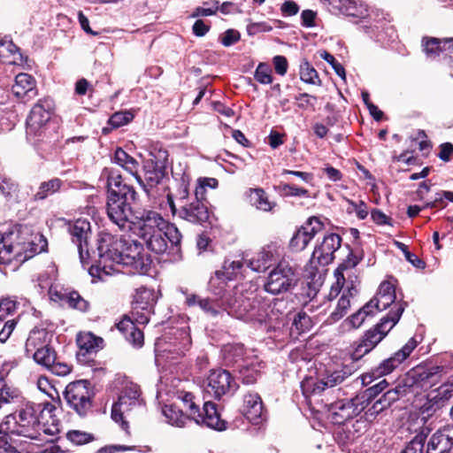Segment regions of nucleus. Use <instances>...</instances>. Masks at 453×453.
<instances>
[{"label": "nucleus", "instance_id": "obj_1", "mask_svg": "<svg viewBox=\"0 0 453 453\" xmlns=\"http://www.w3.org/2000/svg\"><path fill=\"white\" fill-rule=\"evenodd\" d=\"M98 259L88 273L92 278L105 280L114 273L145 274L152 263L150 256L144 252L136 241L129 242L124 235L118 236L101 232L97 239Z\"/></svg>", "mask_w": 453, "mask_h": 453}, {"label": "nucleus", "instance_id": "obj_2", "mask_svg": "<svg viewBox=\"0 0 453 453\" xmlns=\"http://www.w3.org/2000/svg\"><path fill=\"white\" fill-rule=\"evenodd\" d=\"M55 410V407L47 403L43 406L32 402L25 401L18 407L16 411L6 415L0 424V431L8 438L12 445L21 444L23 441H19L15 437H23L26 439L42 441V433L49 435H56L59 432L58 424L55 418H52L51 425L46 426L40 420L44 419V412L50 413Z\"/></svg>", "mask_w": 453, "mask_h": 453}, {"label": "nucleus", "instance_id": "obj_3", "mask_svg": "<svg viewBox=\"0 0 453 453\" xmlns=\"http://www.w3.org/2000/svg\"><path fill=\"white\" fill-rule=\"evenodd\" d=\"M102 175L107 180L106 214L108 219L120 231L127 233L132 229V203L136 199L134 188L125 183L122 176L112 168H104Z\"/></svg>", "mask_w": 453, "mask_h": 453}, {"label": "nucleus", "instance_id": "obj_4", "mask_svg": "<svg viewBox=\"0 0 453 453\" xmlns=\"http://www.w3.org/2000/svg\"><path fill=\"white\" fill-rule=\"evenodd\" d=\"M328 4L334 12L361 19L360 28L374 41L386 44L397 36L390 20L382 12L372 11L370 13L365 5L354 0H328Z\"/></svg>", "mask_w": 453, "mask_h": 453}, {"label": "nucleus", "instance_id": "obj_5", "mask_svg": "<svg viewBox=\"0 0 453 453\" xmlns=\"http://www.w3.org/2000/svg\"><path fill=\"white\" fill-rule=\"evenodd\" d=\"M137 235L143 241L147 249L156 254H163L168 249L179 250L181 234L173 225L167 222L160 213L146 211L140 218Z\"/></svg>", "mask_w": 453, "mask_h": 453}, {"label": "nucleus", "instance_id": "obj_6", "mask_svg": "<svg viewBox=\"0 0 453 453\" xmlns=\"http://www.w3.org/2000/svg\"><path fill=\"white\" fill-rule=\"evenodd\" d=\"M233 296H229L226 301L215 298H202L198 307L211 318L223 316L225 312L235 319L250 321L261 319L263 312L256 303L250 299H242L241 289L237 288Z\"/></svg>", "mask_w": 453, "mask_h": 453}, {"label": "nucleus", "instance_id": "obj_7", "mask_svg": "<svg viewBox=\"0 0 453 453\" xmlns=\"http://www.w3.org/2000/svg\"><path fill=\"white\" fill-rule=\"evenodd\" d=\"M53 110L50 98L40 99L31 109L27 119V139L35 147L41 143H51L55 134L49 131Z\"/></svg>", "mask_w": 453, "mask_h": 453}, {"label": "nucleus", "instance_id": "obj_8", "mask_svg": "<svg viewBox=\"0 0 453 453\" xmlns=\"http://www.w3.org/2000/svg\"><path fill=\"white\" fill-rule=\"evenodd\" d=\"M142 173L134 175L136 181L150 195L151 188L157 187L166 175L168 152L159 143H150L148 146V157H142Z\"/></svg>", "mask_w": 453, "mask_h": 453}, {"label": "nucleus", "instance_id": "obj_9", "mask_svg": "<svg viewBox=\"0 0 453 453\" xmlns=\"http://www.w3.org/2000/svg\"><path fill=\"white\" fill-rule=\"evenodd\" d=\"M95 393L87 380L70 382L64 391L67 406L80 417H85L92 410Z\"/></svg>", "mask_w": 453, "mask_h": 453}, {"label": "nucleus", "instance_id": "obj_10", "mask_svg": "<svg viewBox=\"0 0 453 453\" xmlns=\"http://www.w3.org/2000/svg\"><path fill=\"white\" fill-rule=\"evenodd\" d=\"M360 399L356 395L350 399H341L329 404L326 403L327 418L335 425L346 426L348 433L351 434L349 424L365 409Z\"/></svg>", "mask_w": 453, "mask_h": 453}, {"label": "nucleus", "instance_id": "obj_11", "mask_svg": "<svg viewBox=\"0 0 453 453\" xmlns=\"http://www.w3.org/2000/svg\"><path fill=\"white\" fill-rule=\"evenodd\" d=\"M296 282L295 269L287 260H280L269 273L264 288L272 295H279L291 290Z\"/></svg>", "mask_w": 453, "mask_h": 453}, {"label": "nucleus", "instance_id": "obj_12", "mask_svg": "<svg viewBox=\"0 0 453 453\" xmlns=\"http://www.w3.org/2000/svg\"><path fill=\"white\" fill-rule=\"evenodd\" d=\"M142 403L141 398L140 388L137 384L127 381L125 383L119 400L112 405L111 418L115 422H120L123 430L127 431L128 428L127 422L125 421V414L130 411L134 407L139 406Z\"/></svg>", "mask_w": 453, "mask_h": 453}, {"label": "nucleus", "instance_id": "obj_13", "mask_svg": "<svg viewBox=\"0 0 453 453\" xmlns=\"http://www.w3.org/2000/svg\"><path fill=\"white\" fill-rule=\"evenodd\" d=\"M418 345L415 338H411L400 349L395 352L390 357L383 360L375 369L366 372L361 376L363 385L370 384L373 380L391 373L404 360H406Z\"/></svg>", "mask_w": 453, "mask_h": 453}, {"label": "nucleus", "instance_id": "obj_14", "mask_svg": "<svg viewBox=\"0 0 453 453\" xmlns=\"http://www.w3.org/2000/svg\"><path fill=\"white\" fill-rule=\"evenodd\" d=\"M192 341L189 334V328L183 326L176 328L166 334L163 338L157 340L155 344L156 357L160 353L174 354L177 356L183 355L191 346Z\"/></svg>", "mask_w": 453, "mask_h": 453}, {"label": "nucleus", "instance_id": "obj_15", "mask_svg": "<svg viewBox=\"0 0 453 453\" xmlns=\"http://www.w3.org/2000/svg\"><path fill=\"white\" fill-rule=\"evenodd\" d=\"M442 372V366H416L408 372L406 385L417 391H426L441 381Z\"/></svg>", "mask_w": 453, "mask_h": 453}, {"label": "nucleus", "instance_id": "obj_16", "mask_svg": "<svg viewBox=\"0 0 453 453\" xmlns=\"http://www.w3.org/2000/svg\"><path fill=\"white\" fill-rule=\"evenodd\" d=\"M238 384L232 374L224 369L212 370L207 378L206 393L219 400L224 395H232Z\"/></svg>", "mask_w": 453, "mask_h": 453}, {"label": "nucleus", "instance_id": "obj_17", "mask_svg": "<svg viewBox=\"0 0 453 453\" xmlns=\"http://www.w3.org/2000/svg\"><path fill=\"white\" fill-rule=\"evenodd\" d=\"M342 238L337 234H327L322 242L317 245L309 261V266L312 270H318V266H326L334 260V252L341 247Z\"/></svg>", "mask_w": 453, "mask_h": 453}, {"label": "nucleus", "instance_id": "obj_18", "mask_svg": "<svg viewBox=\"0 0 453 453\" xmlns=\"http://www.w3.org/2000/svg\"><path fill=\"white\" fill-rule=\"evenodd\" d=\"M68 232L72 242L76 244L81 263L85 265L89 257L88 239L91 235L90 222L87 219H77L68 223Z\"/></svg>", "mask_w": 453, "mask_h": 453}, {"label": "nucleus", "instance_id": "obj_19", "mask_svg": "<svg viewBox=\"0 0 453 453\" xmlns=\"http://www.w3.org/2000/svg\"><path fill=\"white\" fill-rule=\"evenodd\" d=\"M283 248L277 242L265 245L256 255L248 261L249 267L255 272H265L279 261L286 260L282 257Z\"/></svg>", "mask_w": 453, "mask_h": 453}, {"label": "nucleus", "instance_id": "obj_20", "mask_svg": "<svg viewBox=\"0 0 453 453\" xmlns=\"http://www.w3.org/2000/svg\"><path fill=\"white\" fill-rule=\"evenodd\" d=\"M169 205L173 214L191 223L202 224L208 220L209 211L206 204L200 200H191L188 203L180 204L177 208L171 197H168Z\"/></svg>", "mask_w": 453, "mask_h": 453}, {"label": "nucleus", "instance_id": "obj_21", "mask_svg": "<svg viewBox=\"0 0 453 453\" xmlns=\"http://www.w3.org/2000/svg\"><path fill=\"white\" fill-rule=\"evenodd\" d=\"M453 449V425L436 430L426 444V453H449Z\"/></svg>", "mask_w": 453, "mask_h": 453}, {"label": "nucleus", "instance_id": "obj_22", "mask_svg": "<svg viewBox=\"0 0 453 453\" xmlns=\"http://www.w3.org/2000/svg\"><path fill=\"white\" fill-rule=\"evenodd\" d=\"M22 244L25 243L19 241V231L17 226L0 234V263H10L14 257L12 254L19 255L20 252Z\"/></svg>", "mask_w": 453, "mask_h": 453}, {"label": "nucleus", "instance_id": "obj_23", "mask_svg": "<svg viewBox=\"0 0 453 453\" xmlns=\"http://www.w3.org/2000/svg\"><path fill=\"white\" fill-rule=\"evenodd\" d=\"M241 411L250 422L258 424L262 419L264 413V407L260 395L254 392L245 394Z\"/></svg>", "mask_w": 453, "mask_h": 453}, {"label": "nucleus", "instance_id": "obj_24", "mask_svg": "<svg viewBox=\"0 0 453 453\" xmlns=\"http://www.w3.org/2000/svg\"><path fill=\"white\" fill-rule=\"evenodd\" d=\"M396 295L394 285L389 281L380 283L376 296L367 303L372 304L371 308L376 311H381L388 309L395 302Z\"/></svg>", "mask_w": 453, "mask_h": 453}, {"label": "nucleus", "instance_id": "obj_25", "mask_svg": "<svg viewBox=\"0 0 453 453\" xmlns=\"http://www.w3.org/2000/svg\"><path fill=\"white\" fill-rule=\"evenodd\" d=\"M192 419H194L197 424H203L206 426L218 431H223L226 428V423L220 418L216 409V404L211 401H206L203 403V413L200 412V416L196 414V417H193Z\"/></svg>", "mask_w": 453, "mask_h": 453}, {"label": "nucleus", "instance_id": "obj_26", "mask_svg": "<svg viewBox=\"0 0 453 453\" xmlns=\"http://www.w3.org/2000/svg\"><path fill=\"white\" fill-rule=\"evenodd\" d=\"M12 91L18 98L29 101L37 95L35 80L28 73H19L15 77V83L12 88Z\"/></svg>", "mask_w": 453, "mask_h": 453}, {"label": "nucleus", "instance_id": "obj_27", "mask_svg": "<svg viewBox=\"0 0 453 453\" xmlns=\"http://www.w3.org/2000/svg\"><path fill=\"white\" fill-rule=\"evenodd\" d=\"M384 338L385 333H380L374 327L367 330L351 354V358L360 359L372 351Z\"/></svg>", "mask_w": 453, "mask_h": 453}, {"label": "nucleus", "instance_id": "obj_28", "mask_svg": "<svg viewBox=\"0 0 453 453\" xmlns=\"http://www.w3.org/2000/svg\"><path fill=\"white\" fill-rule=\"evenodd\" d=\"M224 272H215V275L211 278L209 281V288L211 292L215 296V299H223L226 301V297L229 296H233L234 295V291L237 288L241 289L242 299H250L249 296L244 295V287L242 285L235 286L232 290H226V281L227 280L224 276Z\"/></svg>", "mask_w": 453, "mask_h": 453}, {"label": "nucleus", "instance_id": "obj_29", "mask_svg": "<svg viewBox=\"0 0 453 453\" xmlns=\"http://www.w3.org/2000/svg\"><path fill=\"white\" fill-rule=\"evenodd\" d=\"M222 357L226 365L239 367L240 364H243L247 357L246 352L242 344L229 343L223 346L221 349Z\"/></svg>", "mask_w": 453, "mask_h": 453}, {"label": "nucleus", "instance_id": "obj_30", "mask_svg": "<svg viewBox=\"0 0 453 453\" xmlns=\"http://www.w3.org/2000/svg\"><path fill=\"white\" fill-rule=\"evenodd\" d=\"M261 368V363L255 356L247 357V360H245L243 364H240L239 367H237L240 379L244 384L248 385L257 381L260 375Z\"/></svg>", "mask_w": 453, "mask_h": 453}, {"label": "nucleus", "instance_id": "obj_31", "mask_svg": "<svg viewBox=\"0 0 453 453\" xmlns=\"http://www.w3.org/2000/svg\"><path fill=\"white\" fill-rule=\"evenodd\" d=\"M103 339L97 337L90 332L80 333L77 336V344L79 346L78 356H86L97 352L103 349Z\"/></svg>", "mask_w": 453, "mask_h": 453}, {"label": "nucleus", "instance_id": "obj_32", "mask_svg": "<svg viewBox=\"0 0 453 453\" xmlns=\"http://www.w3.org/2000/svg\"><path fill=\"white\" fill-rule=\"evenodd\" d=\"M357 293V286L351 282L350 286L347 285L343 290L341 298L338 300L335 310L331 313L330 319L333 322L341 319L350 307V296H354Z\"/></svg>", "mask_w": 453, "mask_h": 453}, {"label": "nucleus", "instance_id": "obj_33", "mask_svg": "<svg viewBox=\"0 0 453 453\" xmlns=\"http://www.w3.org/2000/svg\"><path fill=\"white\" fill-rule=\"evenodd\" d=\"M251 302L256 303L257 306L263 312L264 316L261 319H254L253 321L262 322L266 317L271 319H278L279 316L283 315L287 312L288 303L284 299H274L273 302L269 305L270 311L267 312L263 307L260 306V300L256 297L250 296ZM250 320L249 322H251Z\"/></svg>", "mask_w": 453, "mask_h": 453}, {"label": "nucleus", "instance_id": "obj_34", "mask_svg": "<svg viewBox=\"0 0 453 453\" xmlns=\"http://www.w3.org/2000/svg\"><path fill=\"white\" fill-rule=\"evenodd\" d=\"M24 402V398L18 390L7 386L4 377L0 374V408L5 404H10L14 409Z\"/></svg>", "mask_w": 453, "mask_h": 453}, {"label": "nucleus", "instance_id": "obj_35", "mask_svg": "<svg viewBox=\"0 0 453 453\" xmlns=\"http://www.w3.org/2000/svg\"><path fill=\"white\" fill-rule=\"evenodd\" d=\"M395 311H390L387 316L380 319V322L374 326V328L380 333H385V337L389 331L399 321L403 311L405 303H396Z\"/></svg>", "mask_w": 453, "mask_h": 453}, {"label": "nucleus", "instance_id": "obj_36", "mask_svg": "<svg viewBox=\"0 0 453 453\" xmlns=\"http://www.w3.org/2000/svg\"><path fill=\"white\" fill-rule=\"evenodd\" d=\"M157 302V296L154 289L140 288L134 296V309L141 311L152 310Z\"/></svg>", "mask_w": 453, "mask_h": 453}, {"label": "nucleus", "instance_id": "obj_37", "mask_svg": "<svg viewBox=\"0 0 453 453\" xmlns=\"http://www.w3.org/2000/svg\"><path fill=\"white\" fill-rule=\"evenodd\" d=\"M113 161L121 166L125 171L132 176L136 175L139 169V162L127 154L123 149L118 148L114 152Z\"/></svg>", "mask_w": 453, "mask_h": 453}, {"label": "nucleus", "instance_id": "obj_38", "mask_svg": "<svg viewBox=\"0 0 453 453\" xmlns=\"http://www.w3.org/2000/svg\"><path fill=\"white\" fill-rule=\"evenodd\" d=\"M162 413L169 424L178 427L184 426L186 421L190 418V416L185 415L182 410L174 404H165L162 409Z\"/></svg>", "mask_w": 453, "mask_h": 453}, {"label": "nucleus", "instance_id": "obj_39", "mask_svg": "<svg viewBox=\"0 0 453 453\" xmlns=\"http://www.w3.org/2000/svg\"><path fill=\"white\" fill-rule=\"evenodd\" d=\"M351 373V369L348 366H344L333 372H326L325 377H323L321 380L325 388H333L345 381Z\"/></svg>", "mask_w": 453, "mask_h": 453}, {"label": "nucleus", "instance_id": "obj_40", "mask_svg": "<svg viewBox=\"0 0 453 453\" xmlns=\"http://www.w3.org/2000/svg\"><path fill=\"white\" fill-rule=\"evenodd\" d=\"M250 203L257 210L263 211H271L275 203L269 201L268 196L262 188L250 189Z\"/></svg>", "mask_w": 453, "mask_h": 453}, {"label": "nucleus", "instance_id": "obj_41", "mask_svg": "<svg viewBox=\"0 0 453 453\" xmlns=\"http://www.w3.org/2000/svg\"><path fill=\"white\" fill-rule=\"evenodd\" d=\"M62 186V180L58 178L42 182L37 192L34 196L35 200H43L58 192Z\"/></svg>", "mask_w": 453, "mask_h": 453}, {"label": "nucleus", "instance_id": "obj_42", "mask_svg": "<svg viewBox=\"0 0 453 453\" xmlns=\"http://www.w3.org/2000/svg\"><path fill=\"white\" fill-rule=\"evenodd\" d=\"M33 355L34 360L49 369V367L54 363L56 360V353L54 349L49 346H43L38 348L35 352L31 353Z\"/></svg>", "mask_w": 453, "mask_h": 453}, {"label": "nucleus", "instance_id": "obj_43", "mask_svg": "<svg viewBox=\"0 0 453 453\" xmlns=\"http://www.w3.org/2000/svg\"><path fill=\"white\" fill-rule=\"evenodd\" d=\"M301 389L303 395L308 399L317 395H319L326 388L321 380H319L315 378L310 377L305 378L301 382Z\"/></svg>", "mask_w": 453, "mask_h": 453}, {"label": "nucleus", "instance_id": "obj_44", "mask_svg": "<svg viewBox=\"0 0 453 453\" xmlns=\"http://www.w3.org/2000/svg\"><path fill=\"white\" fill-rule=\"evenodd\" d=\"M388 387V381L383 379L377 384L366 388L363 393L357 395L360 401L365 404V408L367 407L369 403L377 397L381 392H383Z\"/></svg>", "mask_w": 453, "mask_h": 453}, {"label": "nucleus", "instance_id": "obj_45", "mask_svg": "<svg viewBox=\"0 0 453 453\" xmlns=\"http://www.w3.org/2000/svg\"><path fill=\"white\" fill-rule=\"evenodd\" d=\"M311 327L312 321L310 316L303 311H300L295 315L290 330L292 334H302Z\"/></svg>", "mask_w": 453, "mask_h": 453}, {"label": "nucleus", "instance_id": "obj_46", "mask_svg": "<svg viewBox=\"0 0 453 453\" xmlns=\"http://www.w3.org/2000/svg\"><path fill=\"white\" fill-rule=\"evenodd\" d=\"M274 189L281 196H296V197H308L309 190L303 188L297 187L291 183L280 182L274 187Z\"/></svg>", "mask_w": 453, "mask_h": 453}, {"label": "nucleus", "instance_id": "obj_47", "mask_svg": "<svg viewBox=\"0 0 453 453\" xmlns=\"http://www.w3.org/2000/svg\"><path fill=\"white\" fill-rule=\"evenodd\" d=\"M46 332L40 329H33L26 341L25 348L27 354L35 352L38 348L45 346L44 338Z\"/></svg>", "mask_w": 453, "mask_h": 453}, {"label": "nucleus", "instance_id": "obj_48", "mask_svg": "<svg viewBox=\"0 0 453 453\" xmlns=\"http://www.w3.org/2000/svg\"><path fill=\"white\" fill-rule=\"evenodd\" d=\"M300 79L308 84L321 85L317 70L307 60H303L300 65Z\"/></svg>", "mask_w": 453, "mask_h": 453}, {"label": "nucleus", "instance_id": "obj_49", "mask_svg": "<svg viewBox=\"0 0 453 453\" xmlns=\"http://www.w3.org/2000/svg\"><path fill=\"white\" fill-rule=\"evenodd\" d=\"M430 430L423 428L420 434L416 435L408 445L401 451V453H422L425 439L427 437Z\"/></svg>", "mask_w": 453, "mask_h": 453}, {"label": "nucleus", "instance_id": "obj_50", "mask_svg": "<svg viewBox=\"0 0 453 453\" xmlns=\"http://www.w3.org/2000/svg\"><path fill=\"white\" fill-rule=\"evenodd\" d=\"M441 41V39L434 37L423 39V50L428 58L434 59L436 57L440 56V53H443Z\"/></svg>", "mask_w": 453, "mask_h": 453}, {"label": "nucleus", "instance_id": "obj_51", "mask_svg": "<svg viewBox=\"0 0 453 453\" xmlns=\"http://www.w3.org/2000/svg\"><path fill=\"white\" fill-rule=\"evenodd\" d=\"M255 80L260 84L268 85L273 82V70L267 63H259L254 73Z\"/></svg>", "mask_w": 453, "mask_h": 453}, {"label": "nucleus", "instance_id": "obj_52", "mask_svg": "<svg viewBox=\"0 0 453 453\" xmlns=\"http://www.w3.org/2000/svg\"><path fill=\"white\" fill-rule=\"evenodd\" d=\"M406 383L403 386L397 385L395 388L387 390L380 397L384 404L389 407L393 403L403 396L406 394Z\"/></svg>", "mask_w": 453, "mask_h": 453}, {"label": "nucleus", "instance_id": "obj_53", "mask_svg": "<svg viewBox=\"0 0 453 453\" xmlns=\"http://www.w3.org/2000/svg\"><path fill=\"white\" fill-rule=\"evenodd\" d=\"M311 240L304 230L300 227L290 240L289 246L294 251H301L306 248Z\"/></svg>", "mask_w": 453, "mask_h": 453}, {"label": "nucleus", "instance_id": "obj_54", "mask_svg": "<svg viewBox=\"0 0 453 453\" xmlns=\"http://www.w3.org/2000/svg\"><path fill=\"white\" fill-rule=\"evenodd\" d=\"M372 304L366 303L357 312L349 318V324L353 328H358L364 323L367 316H373L374 311L371 308Z\"/></svg>", "mask_w": 453, "mask_h": 453}, {"label": "nucleus", "instance_id": "obj_55", "mask_svg": "<svg viewBox=\"0 0 453 453\" xmlns=\"http://www.w3.org/2000/svg\"><path fill=\"white\" fill-rule=\"evenodd\" d=\"M178 398L182 401L184 406L187 408V411H189V416L191 418L197 416H200V410L198 406L195 403L194 395L189 392H180L178 395Z\"/></svg>", "mask_w": 453, "mask_h": 453}, {"label": "nucleus", "instance_id": "obj_56", "mask_svg": "<svg viewBox=\"0 0 453 453\" xmlns=\"http://www.w3.org/2000/svg\"><path fill=\"white\" fill-rule=\"evenodd\" d=\"M18 190V185L9 178L0 176V192L8 200L14 197Z\"/></svg>", "mask_w": 453, "mask_h": 453}, {"label": "nucleus", "instance_id": "obj_57", "mask_svg": "<svg viewBox=\"0 0 453 453\" xmlns=\"http://www.w3.org/2000/svg\"><path fill=\"white\" fill-rule=\"evenodd\" d=\"M301 228L305 231V234H307L309 239L311 241L318 233L322 231L323 224L319 218L311 217Z\"/></svg>", "mask_w": 453, "mask_h": 453}, {"label": "nucleus", "instance_id": "obj_58", "mask_svg": "<svg viewBox=\"0 0 453 453\" xmlns=\"http://www.w3.org/2000/svg\"><path fill=\"white\" fill-rule=\"evenodd\" d=\"M242 267V261H229L226 260L224 262V265L222 266L221 270H219L218 272H224V277L227 280H232L236 274L240 272V270Z\"/></svg>", "mask_w": 453, "mask_h": 453}, {"label": "nucleus", "instance_id": "obj_59", "mask_svg": "<svg viewBox=\"0 0 453 453\" xmlns=\"http://www.w3.org/2000/svg\"><path fill=\"white\" fill-rule=\"evenodd\" d=\"M319 57L326 60L334 70L338 76H340L342 80L346 79V73L344 67L334 58L333 55H331L326 50H319Z\"/></svg>", "mask_w": 453, "mask_h": 453}, {"label": "nucleus", "instance_id": "obj_60", "mask_svg": "<svg viewBox=\"0 0 453 453\" xmlns=\"http://www.w3.org/2000/svg\"><path fill=\"white\" fill-rule=\"evenodd\" d=\"M66 437L75 445H82L93 440V435L91 434L79 430L69 431L66 434Z\"/></svg>", "mask_w": 453, "mask_h": 453}, {"label": "nucleus", "instance_id": "obj_61", "mask_svg": "<svg viewBox=\"0 0 453 453\" xmlns=\"http://www.w3.org/2000/svg\"><path fill=\"white\" fill-rule=\"evenodd\" d=\"M67 303L70 307L81 311H86L89 307L88 302L83 299L77 292L69 293L67 296Z\"/></svg>", "mask_w": 453, "mask_h": 453}, {"label": "nucleus", "instance_id": "obj_62", "mask_svg": "<svg viewBox=\"0 0 453 453\" xmlns=\"http://www.w3.org/2000/svg\"><path fill=\"white\" fill-rule=\"evenodd\" d=\"M134 119V114L130 111H119L111 115L109 123L113 127H119L130 122Z\"/></svg>", "mask_w": 453, "mask_h": 453}, {"label": "nucleus", "instance_id": "obj_63", "mask_svg": "<svg viewBox=\"0 0 453 453\" xmlns=\"http://www.w3.org/2000/svg\"><path fill=\"white\" fill-rule=\"evenodd\" d=\"M17 303L9 298L0 301V321H4L7 316L12 315L16 311Z\"/></svg>", "mask_w": 453, "mask_h": 453}, {"label": "nucleus", "instance_id": "obj_64", "mask_svg": "<svg viewBox=\"0 0 453 453\" xmlns=\"http://www.w3.org/2000/svg\"><path fill=\"white\" fill-rule=\"evenodd\" d=\"M387 408H388V406L385 405L384 402H382V399L380 398L379 400L375 401L373 404L365 412V419L367 421H372L379 413Z\"/></svg>", "mask_w": 453, "mask_h": 453}]
</instances>
